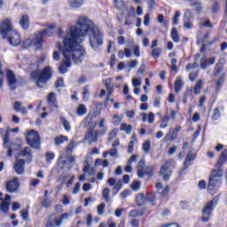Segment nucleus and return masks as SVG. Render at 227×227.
I'll return each mask as SVG.
<instances>
[{
	"label": "nucleus",
	"instance_id": "f257e3e1",
	"mask_svg": "<svg viewBox=\"0 0 227 227\" xmlns=\"http://www.w3.org/2000/svg\"><path fill=\"white\" fill-rule=\"evenodd\" d=\"M89 37L90 47L98 49L104 43L102 32L93 21L80 17L76 25L67 29L63 38V45L57 43V48L63 53L64 59L60 64L59 70L60 74H67V68L72 67V59L75 63H81L84 59L85 51L81 45L84 38Z\"/></svg>",
	"mask_w": 227,
	"mask_h": 227
},
{
	"label": "nucleus",
	"instance_id": "f03ea898",
	"mask_svg": "<svg viewBox=\"0 0 227 227\" xmlns=\"http://www.w3.org/2000/svg\"><path fill=\"white\" fill-rule=\"evenodd\" d=\"M224 162H227V149L223 150L221 153L217 164L211 173V176L209 177V182L207 185V191L209 194H215L219 191V187H221L223 176V170L221 169V166L224 165Z\"/></svg>",
	"mask_w": 227,
	"mask_h": 227
},
{
	"label": "nucleus",
	"instance_id": "7ed1b4c3",
	"mask_svg": "<svg viewBox=\"0 0 227 227\" xmlns=\"http://www.w3.org/2000/svg\"><path fill=\"white\" fill-rule=\"evenodd\" d=\"M52 78V68L46 67L43 70L32 71L30 79L35 82L37 88H44Z\"/></svg>",
	"mask_w": 227,
	"mask_h": 227
},
{
	"label": "nucleus",
	"instance_id": "20e7f679",
	"mask_svg": "<svg viewBox=\"0 0 227 227\" xmlns=\"http://www.w3.org/2000/svg\"><path fill=\"white\" fill-rule=\"evenodd\" d=\"M20 129H7L4 135L3 136V146L7 150V157H12L13 154V149L12 148V145L10 143V132H20Z\"/></svg>",
	"mask_w": 227,
	"mask_h": 227
},
{
	"label": "nucleus",
	"instance_id": "39448f33",
	"mask_svg": "<svg viewBox=\"0 0 227 227\" xmlns=\"http://www.w3.org/2000/svg\"><path fill=\"white\" fill-rule=\"evenodd\" d=\"M27 143L31 148L40 150V135L35 129H31L27 134Z\"/></svg>",
	"mask_w": 227,
	"mask_h": 227
},
{
	"label": "nucleus",
	"instance_id": "423d86ee",
	"mask_svg": "<svg viewBox=\"0 0 227 227\" xmlns=\"http://www.w3.org/2000/svg\"><path fill=\"white\" fill-rule=\"evenodd\" d=\"M173 160H168L165 163L161 166L160 170V175L162 176L163 180H169L173 172L171 171V168H173L174 164Z\"/></svg>",
	"mask_w": 227,
	"mask_h": 227
},
{
	"label": "nucleus",
	"instance_id": "0eeeda50",
	"mask_svg": "<svg viewBox=\"0 0 227 227\" xmlns=\"http://www.w3.org/2000/svg\"><path fill=\"white\" fill-rule=\"evenodd\" d=\"M43 36H47V30L35 34L30 39L35 51L42 49L43 43Z\"/></svg>",
	"mask_w": 227,
	"mask_h": 227
},
{
	"label": "nucleus",
	"instance_id": "6e6552de",
	"mask_svg": "<svg viewBox=\"0 0 227 227\" xmlns=\"http://www.w3.org/2000/svg\"><path fill=\"white\" fill-rule=\"evenodd\" d=\"M12 31H15L11 19H4L0 24V34L4 38L10 35Z\"/></svg>",
	"mask_w": 227,
	"mask_h": 227
},
{
	"label": "nucleus",
	"instance_id": "1a4fd4ad",
	"mask_svg": "<svg viewBox=\"0 0 227 227\" xmlns=\"http://www.w3.org/2000/svg\"><path fill=\"white\" fill-rule=\"evenodd\" d=\"M69 217H72L70 213H63L59 217H56L54 215H51L49 218L51 226H61L63 222Z\"/></svg>",
	"mask_w": 227,
	"mask_h": 227
},
{
	"label": "nucleus",
	"instance_id": "9d476101",
	"mask_svg": "<svg viewBox=\"0 0 227 227\" xmlns=\"http://www.w3.org/2000/svg\"><path fill=\"white\" fill-rule=\"evenodd\" d=\"M214 201L215 199L207 203L204 209L202 210V222L208 223L209 217L212 215V211L214 210Z\"/></svg>",
	"mask_w": 227,
	"mask_h": 227
},
{
	"label": "nucleus",
	"instance_id": "9b49d317",
	"mask_svg": "<svg viewBox=\"0 0 227 227\" xmlns=\"http://www.w3.org/2000/svg\"><path fill=\"white\" fill-rule=\"evenodd\" d=\"M9 43L12 45V47H18V45H20V43L22 40L20 39V34L17 32V30L12 31L11 34H8L7 35Z\"/></svg>",
	"mask_w": 227,
	"mask_h": 227
},
{
	"label": "nucleus",
	"instance_id": "f8f14e48",
	"mask_svg": "<svg viewBox=\"0 0 227 227\" xmlns=\"http://www.w3.org/2000/svg\"><path fill=\"white\" fill-rule=\"evenodd\" d=\"M0 208L4 214H6L8 210L10 209V202L12 201V197L8 194L5 195L4 198H3V192H0Z\"/></svg>",
	"mask_w": 227,
	"mask_h": 227
},
{
	"label": "nucleus",
	"instance_id": "ddd939ff",
	"mask_svg": "<svg viewBox=\"0 0 227 227\" xmlns=\"http://www.w3.org/2000/svg\"><path fill=\"white\" fill-rule=\"evenodd\" d=\"M6 77L8 81V84L11 88L12 91H15V88H17V78L15 77V74L12 73V70H7Z\"/></svg>",
	"mask_w": 227,
	"mask_h": 227
},
{
	"label": "nucleus",
	"instance_id": "4468645a",
	"mask_svg": "<svg viewBox=\"0 0 227 227\" xmlns=\"http://www.w3.org/2000/svg\"><path fill=\"white\" fill-rule=\"evenodd\" d=\"M6 191L7 192H17L19 191V178L14 177L13 179L10 180L6 184Z\"/></svg>",
	"mask_w": 227,
	"mask_h": 227
},
{
	"label": "nucleus",
	"instance_id": "2eb2a0df",
	"mask_svg": "<svg viewBox=\"0 0 227 227\" xmlns=\"http://www.w3.org/2000/svg\"><path fill=\"white\" fill-rule=\"evenodd\" d=\"M98 130H96L95 132L89 131L84 137L85 141L89 142L90 144L97 143V140L98 139V137H100V136H103L98 134Z\"/></svg>",
	"mask_w": 227,
	"mask_h": 227
},
{
	"label": "nucleus",
	"instance_id": "dca6fc26",
	"mask_svg": "<svg viewBox=\"0 0 227 227\" xmlns=\"http://www.w3.org/2000/svg\"><path fill=\"white\" fill-rule=\"evenodd\" d=\"M180 130H182L181 126H176L175 129L171 128L167 134V139L168 141H173L174 139H176V136H178V132H180Z\"/></svg>",
	"mask_w": 227,
	"mask_h": 227
},
{
	"label": "nucleus",
	"instance_id": "f3484780",
	"mask_svg": "<svg viewBox=\"0 0 227 227\" xmlns=\"http://www.w3.org/2000/svg\"><path fill=\"white\" fill-rule=\"evenodd\" d=\"M25 162L24 160H17L14 163L13 169L16 171L17 175H23L25 168Z\"/></svg>",
	"mask_w": 227,
	"mask_h": 227
},
{
	"label": "nucleus",
	"instance_id": "a211bd4d",
	"mask_svg": "<svg viewBox=\"0 0 227 227\" xmlns=\"http://www.w3.org/2000/svg\"><path fill=\"white\" fill-rule=\"evenodd\" d=\"M215 57H211L207 60L205 58L200 59V67L202 70H207L210 65L215 63Z\"/></svg>",
	"mask_w": 227,
	"mask_h": 227
},
{
	"label": "nucleus",
	"instance_id": "6ab92c4d",
	"mask_svg": "<svg viewBox=\"0 0 227 227\" xmlns=\"http://www.w3.org/2000/svg\"><path fill=\"white\" fill-rule=\"evenodd\" d=\"M140 116L144 123L146 121V120L148 123H150V125H152L155 121V114L153 113H149L148 114L146 113H142L140 114Z\"/></svg>",
	"mask_w": 227,
	"mask_h": 227
},
{
	"label": "nucleus",
	"instance_id": "aec40b11",
	"mask_svg": "<svg viewBox=\"0 0 227 227\" xmlns=\"http://www.w3.org/2000/svg\"><path fill=\"white\" fill-rule=\"evenodd\" d=\"M145 169L146 164L145 163V160H141L137 164V176L139 178H143V176H145Z\"/></svg>",
	"mask_w": 227,
	"mask_h": 227
},
{
	"label": "nucleus",
	"instance_id": "412c9836",
	"mask_svg": "<svg viewBox=\"0 0 227 227\" xmlns=\"http://www.w3.org/2000/svg\"><path fill=\"white\" fill-rule=\"evenodd\" d=\"M98 127L101 130H97L99 136H106L107 134V126H106V118H101L98 122Z\"/></svg>",
	"mask_w": 227,
	"mask_h": 227
},
{
	"label": "nucleus",
	"instance_id": "4be33fe9",
	"mask_svg": "<svg viewBox=\"0 0 227 227\" xmlns=\"http://www.w3.org/2000/svg\"><path fill=\"white\" fill-rule=\"evenodd\" d=\"M20 26L22 29H27L29 27V16L23 14L20 17Z\"/></svg>",
	"mask_w": 227,
	"mask_h": 227
},
{
	"label": "nucleus",
	"instance_id": "5701e85b",
	"mask_svg": "<svg viewBox=\"0 0 227 227\" xmlns=\"http://www.w3.org/2000/svg\"><path fill=\"white\" fill-rule=\"evenodd\" d=\"M48 104L52 109H58V101L56 100V94L54 93L49 94Z\"/></svg>",
	"mask_w": 227,
	"mask_h": 227
},
{
	"label": "nucleus",
	"instance_id": "b1692460",
	"mask_svg": "<svg viewBox=\"0 0 227 227\" xmlns=\"http://www.w3.org/2000/svg\"><path fill=\"white\" fill-rule=\"evenodd\" d=\"M83 173H85V175H88V176H93V175H95L96 171H95V168H93L91 167V165H90V163H88V161H85L84 168H83Z\"/></svg>",
	"mask_w": 227,
	"mask_h": 227
},
{
	"label": "nucleus",
	"instance_id": "393cba45",
	"mask_svg": "<svg viewBox=\"0 0 227 227\" xmlns=\"http://www.w3.org/2000/svg\"><path fill=\"white\" fill-rule=\"evenodd\" d=\"M20 157H25L27 159L28 162H31L33 155L31 154V148L25 147L20 153Z\"/></svg>",
	"mask_w": 227,
	"mask_h": 227
},
{
	"label": "nucleus",
	"instance_id": "a878e982",
	"mask_svg": "<svg viewBox=\"0 0 227 227\" xmlns=\"http://www.w3.org/2000/svg\"><path fill=\"white\" fill-rule=\"evenodd\" d=\"M84 3V0H69L68 4L70 8H73V10H76V8H81Z\"/></svg>",
	"mask_w": 227,
	"mask_h": 227
},
{
	"label": "nucleus",
	"instance_id": "bb28decb",
	"mask_svg": "<svg viewBox=\"0 0 227 227\" xmlns=\"http://www.w3.org/2000/svg\"><path fill=\"white\" fill-rule=\"evenodd\" d=\"M182 86H184V82L182 81V76H178L175 81L176 93H180V90H182Z\"/></svg>",
	"mask_w": 227,
	"mask_h": 227
},
{
	"label": "nucleus",
	"instance_id": "cd10ccee",
	"mask_svg": "<svg viewBox=\"0 0 227 227\" xmlns=\"http://www.w3.org/2000/svg\"><path fill=\"white\" fill-rule=\"evenodd\" d=\"M136 200H137V203L138 207L143 206L145 203V201H148V198H146V196H145V194H143V193H138L137 195Z\"/></svg>",
	"mask_w": 227,
	"mask_h": 227
},
{
	"label": "nucleus",
	"instance_id": "c85d7f7f",
	"mask_svg": "<svg viewBox=\"0 0 227 227\" xmlns=\"http://www.w3.org/2000/svg\"><path fill=\"white\" fill-rule=\"evenodd\" d=\"M157 20L159 24H161L163 26V27L168 28V26H169V20H166V18H164V15L162 14L158 15Z\"/></svg>",
	"mask_w": 227,
	"mask_h": 227
},
{
	"label": "nucleus",
	"instance_id": "c756f323",
	"mask_svg": "<svg viewBox=\"0 0 227 227\" xmlns=\"http://www.w3.org/2000/svg\"><path fill=\"white\" fill-rule=\"evenodd\" d=\"M60 123H62L65 130H67V132L72 130V126H70V122L65 117L60 116Z\"/></svg>",
	"mask_w": 227,
	"mask_h": 227
},
{
	"label": "nucleus",
	"instance_id": "7c9ffc66",
	"mask_svg": "<svg viewBox=\"0 0 227 227\" xmlns=\"http://www.w3.org/2000/svg\"><path fill=\"white\" fill-rule=\"evenodd\" d=\"M54 141H55V145L57 146H59V145H63V143H65V141H68V137H65L63 135H60L59 137H56L54 138Z\"/></svg>",
	"mask_w": 227,
	"mask_h": 227
},
{
	"label": "nucleus",
	"instance_id": "2f4dec72",
	"mask_svg": "<svg viewBox=\"0 0 227 227\" xmlns=\"http://www.w3.org/2000/svg\"><path fill=\"white\" fill-rule=\"evenodd\" d=\"M102 196H103V199L105 200V201H106V203L109 202L111 200V190L107 187L103 189Z\"/></svg>",
	"mask_w": 227,
	"mask_h": 227
},
{
	"label": "nucleus",
	"instance_id": "473e14b6",
	"mask_svg": "<svg viewBox=\"0 0 227 227\" xmlns=\"http://www.w3.org/2000/svg\"><path fill=\"white\" fill-rule=\"evenodd\" d=\"M170 35L173 42H175L176 43H180V35H178V31L176 30V28H173Z\"/></svg>",
	"mask_w": 227,
	"mask_h": 227
},
{
	"label": "nucleus",
	"instance_id": "72a5a7b5",
	"mask_svg": "<svg viewBox=\"0 0 227 227\" xmlns=\"http://www.w3.org/2000/svg\"><path fill=\"white\" fill-rule=\"evenodd\" d=\"M201 88H203V81L199 80L193 88V93L195 95H200Z\"/></svg>",
	"mask_w": 227,
	"mask_h": 227
},
{
	"label": "nucleus",
	"instance_id": "f704fd0d",
	"mask_svg": "<svg viewBox=\"0 0 227 227\" xmlns=\"http://www.w3.org/2000/svg\"><path fill=\"white\" fill-rule=\"evenodd\" d=\"M120 130L126 132L127 134H130L132 132V125L124 122L121 124Z\"/></svg>",
	"mask_w": 227,
	"mask_h": 227
},
{
	"label": "nucleus",
	"instance_id": "c9c22d12",
	"mask_svg": "<svg viewBox=\"0 0 227 227\" xmlns=\"http://www.w3.org/2000/svg\"><path fill=\"white\" fill-rule=\"evenodd\" d=\"M87 109H86V106H84L83 104H81L78 106L76 113L78 114V116H84V114H86L87 113Z\"/></svg>",
	"mask_w": 227,
	"mask_h": 227
},
{
	"label": "nucleus",
	"instance_id": "e433bc0d",
	"mask_svg": "<svg viewBox=\"0 0 227 227\" xmlns=\"http://www.w3.org/2000/svg\"><path fill=\"white\" fill-rule=\"evenodd\" d=\"M160 54H162V50L160 48H154L152 51V57L154 59H157L158 58H160Z\"/></svg>",
	"mask_w": 227,
	"mask_h": 227
},
{
	"label": "nucleus",
	"instance_id": "4c0bfd02",
	"mask_svg": "<svg viewBox=\"0 0 227 227\" xmlns=\"http://www.w3.org/2000/svg\"><path fill=\"white\" fill-rule=\"evenodd\" d=\"M105 86H106V91H108V94L106 95V102H109V100L111 99V96L113 95L114 89L107 82H106Z\"/></svg>",
	"mask_w": 227,
	"mask_h": 227
},
{
	"label": "nucleus",
	"instance_id": "58836bf2",
	"mask_svg": "<svg viewBox=\"0 0 227 227\" xmlns=\"http://www.w3.org/2000/svg\"><path fill=\"white\" fill-rule=\"evenodd\" d=\"M152 148V145H151V142L150 140H146L143 145H142V149L143 151L145 153H148L150 152Z\"/></svg>",
	"mask_w": 227,
	"mask_h": 227
},
{
	"label": "nucleus",
	"instance_id": "ea45409f",
	"mask_svg": "<svg viewBox=\"0 0 227 227\" xmlns=\"http://www.w3.org/2000/svg\"><path fill=\"white\" fill-rule=\"evenodd\" d=\"M20 215L24 221H27V219H29V207H27L26 209L21 210Z\"/></svg>",
	"mask_w": 227,
	"mask_h": 227
},
{
	"label": "nucleus",
	"instance_id": "a19ab883",
	"mask_svg": "<svg viewBox=\"0 0 227 227\" xmlns=\"http://www.w3.org/2000/svg\"><path fill=\"white\" fill-rule=\"evenodd\" d=\"M221 6L219 5V2L214 1L211 5V12L212 13H217L219 12Z\"/></svg>",
	"mask_w": 227,
	"mask_h": 227
},
{
	"label": "nucleus",
	"instance_id": "79ce46f5",
	"mask_svg": "<svg viewBox=\"0 0 227 227\" xmlns=\"http://www.w3.org/2000/svg\"><path fill=\"white\" fill-rule=\"evenodd\" d=\"M168 123H169V116L163 118L160 124V129H168Z\"/></svg>",
	"mask_w": 227,
	"mask_h": 227
},
{
	"label": "nucleus",
	"instance_id": "37998d69",
	"mask_svg": "<svg viewBox=\"0 0 227 227\" xmlns=\"http://www.w3.org/2000/svg\"><path fill=\"white\" fill-rule=\"evenodd\" d=\"M219 118H221V109L219 107H216L214 110L212 120L215 121V120H219Z\"/></svg>",
	"mask_w": 227,
	"mask_h": 227
},
{
	"label": "nucleus",
	"instance_id": "c03bdc74",
	"mask_svg": "<svg viewBox=\"0 0 227 227\" xmlns=\"http://www.w3.org/2000/svg\"><path fill=\"white\" fill-rule=\"evenodd\" d=\"M180 15H182V12H180V11H176L175 15L173 17L174 26H178V20L180 19Z\"/></svg>",
	"mask_w": 227,
	"mask_h": 227
},
{
	"label": "nucleus",
	"instance_id": "a18cd8bd",
	"mask_svg": "<svg viewBox=\"0 0 227 227\" xmlns=\"http://www.w3.org/2000/svg\"><path fill=\"white\" fill-rule=\"evenodd\" d=\"M143 215V211L138 209H133L129 212V217H139V215Z\"/></svg>",
	"mask_w": 227,
	"mask_h": 227
},
{
	"label": "nucleus",
	"instance_id": "49530a36",
	"mask_svg": "<svg viewBox=\"0 0 227 227\" xmlns=\"http://www.w3.org/2000/svg\"><path fill=\"white\" fill-rule=\"evenodd\" d=\"M114 5L118 10H121L125 6L123 0H114Z\"/></svg>",
	"mask_w": 227,
	"mask_h": 227
},
{
	"label": "nucleus",
	"instance_id": "de8ad7c7",
	"mask_svg": "<svg viewBox=\"0 0 227 227\" xmlns=\"http://www.w3.org/2000/svg\"><path fill=\"white\" fill-rule=\"evenodd\" d=\"M196 155L192 154V153H189L186 156L185 161H184V166L185 168H187V166H189V162H191V160H194Z\"/></svg>",
	"mask_w": 227,
	"mask_h": 227
},
{
	"label": "nucleus",
	"instance_id": "09e8293b",
	"mask_svg": "<svg viewBox=\"0 0 227 227\" xmlns=\"http://www.w3.org/2000/svg\"><path fill=\"white\" fill-rule=\"evenodd\" d=\"M106 213V204L102 203L98 206V215H104Z\"/></svg>",
	"mask_w": 227,
	"mask_h": 227
},
{
	"label": "nucleus",
	"instance_id": "8fccbe9b",
	"mask_svg": "<svg viewBox=\"0 0 227 227\" xmlns=\"http://www.w3.org/2000/svg\"><path fill=\"white\" fill-rule=\"evenodd\" d=\"M54 153H46L45 155V159H46V162H48V164H51V162H52V160H54Z\"/></svg>",
	"mask_w": 227,
	"mask_h": 227
},
{
	"label": "nucleus",
	"instance_id": "3c124183",
	"mask_svg": "<svg viewBox=\"0 0 227 227\" xmlns=\"http://www.w3.org/2000/svg\"><path fill=\"white\" fill-rule=\"evenodd\" d=\"M23 47H25V49H28V47H33V42L31 40V37L27 38L25 41H23Z\"/></svg>",
	"mask_w": 227,
	"mask_h": 227
},
{
	"label": "nucleus",
	"instance_id": "603ef678",
	"mask_svg": "<svg viewBox=\"0 0 227 227\" xmlns=\"http://www.w3.org/2000/svg\"><path fill=\"white\" fill-rule=\"evenodd\" d=\"M116 136H118V129H113V130L108 134V139H109V141H113V139H114V137H116Z\"/></svg>",
	"mask_w": 227,
	"mask_h": 227
},
{
	"label": "nucleus",
	"instance_id": "864d4df0",
	"mask_svg": "<svg viewBox=\"0 0 227 227\" xmlns=\"http://www.w3.org/2000/svg\"><path fill=\"white\" fill-rule=\"evenodd\" d=\"M200 27H214V25L210 23V20H202L200 23Z\"/></svg>",
	"mask_w": 227,
	"mask_h": 227
},
{
	"label": "nucleus",
	"instance_id": "5fc2aeb1",
	"mask_svg": "<svg viewBox=\"0 0 227 227\" xmlns=\"http://www.w3.org/2000/svg\"><path fill=\"white\" fill-rule=\"evenodd\" d=\"M140 188H141V183H139V181H134L131 184L132 191H139Z\"/></svg>",
	"mask_w": 227,
	"mask_h": 227
},
{
	"label": "nucleus",
	"instance_id": "6e6d98bb",
	"mask_svg": "<svg viewBox=\"0 0 227 227\" xmlns=\"http://www.w3.org/2000/svg\"><path fill=\"white\" fill-rule=\"evenodd\" d=\"M43 207H45V208H49L51 205H52V201L49 200V198H44L42 201Z\"/></svg>",
	"mask_w": 227,
	"mask_h": 227
},
{
	"label": "nucleus",
	"instance_id": "4d7b16f0",
	"mask_svg": "<svg viewBox=\"0 0 227 227\" xmlns=\"http://www.w3.org/2000/svg\"><path fill=\"white\" fill-rule=\"evenodd\" d=\"M132 86L133 88H138V86H141V79L134 77L132 79Z\"/></svg>",
	"mask_w": 227,
	"mask_h": 227
},
{
	"label": "nucleus",
	"instance_id": "13d9d810",
	"mask_svg": "<svg viewBox=\"0 0 227 227\" xmlns=\"http://www.w3.org/2000/svg\"><path fill=\"white\" fill-rule=\"evenodd\" d=\"M147 175L148 176H152L153 175V167L149 166L145 168V170L144 171V176Z\"/></svg>",
	"mask_w": 227,
	"mask_h": 227
},
{
	"label": "nucleus",
	"instance_id": "bf43d9fd",
	"mask_svg": "<svg viewBox=\"0 0 227 227\" xmlns=\"http://www.w3.org/2000/svg\"><path fill=\"white\" fill-rule=\"evenodd\" d=\"M133 54L134 56H136V58L141 57V51H140L139 45H135L133 49Z\"/></svg>",
	"mask_w": 227,
	"mask_h": 227
},
{
	"label": "nucleus",
	"instance_id": "052dcab7",
	"mask_svg": "<svg viewBox=\"0 0 227 227\" xmlns=\"http://www.w3.org/2000/svg\"><path fill=\"white\" fill-rule=\"evenodd\" d=\"M176 63H178V60H176V59H172L171 60L172 72H176L178 70V67H176Z\"/></svg>",
	"mask_w": 227,
	"mask_h": 227
},
{
	"label": "nucleus",
	"instance_id": "680f3d73",
	"mask_svg": "<svg viewBox=\"0 0 227 227\" xmlns=\"http://www.w3.org/2000/svg\"><path fill=\"white\" fill-rule=\"evenodd\" d=\"M122 118L120 117L118 114L114 115V125L118 126L120 123H121Z\"/></svg>",
	"mask_w": 227,
	"mask_h": 227
},
{
	"label": "nucleus",
	"instance_id": "e2e57ef3",
	"mask_svg": "<svg viewBox=\"0 0 227 227\" xmlns=\"http://www.w3.org/2000/svg\"><path fill=\"white\" fill-rule=\"evenodd\" d=\"M122 185L120 183H117L114 186V196H116V194H118V192H120L121 189Z\"/></svg>",
	"mask_w": 227,
	"mask_h": 227
},
{
	"label": "nucleus",
	"instance_id": "0e129e2a",
	"mask_svg": "<svg viewBox=\"0 0 227 227\" xmlns=\"http://www.w3.org/2000/svg\"><path fill=\"white\" fill-rule=\"evenodd\" d=\"M184 26L186 29H192V20H184Z\"/></svg>",
	"mask_w": 227,
	"mask_h": 227
},
{
	"label": "nucleus",
	"instance_id": "69168bd1",
	"mask_svg": "<svg viewBox=\"0 0 227 227\" xmlns=\"http://www.w3.org/2000/svg\"><path fill=\"white\" fill-rule=\"evenodd\" d=\"M108 154L110 155V157H118V150H116V148H111L109 151H108Z\"/></svg>",
	"mask_w": 227,
	"mask_h": 227
},
{
	"label": "nucleus",
	"instance_id": "338daca9",
	"mask_svg": "<svg viewBox=\"0 0 227 227\" xmlns=\"http://www.w3.org/2000/svg\"><path fill=\"white\" fill-rule=\"evenodd\" d=\"M79 191H81V183H76L73 189V194H79Z\"/></svg>",
	"mask_w": 227,
	"mask_h": 227
},
{
	"label": "nucleus",
	"instance_id": "774afa93",
	"mask_svg": "<svg viewBox=\"0 0 227 227\" xmlns=\"http://www.w3.org/2000/svg\"><path fill=\"white\" fill-rule=\"evenodd\" d=\"M144 25L148 27L150 26V13H146L144 17Z\"/></svg>",
	"mask_w": 227,
	"mask_h": 227
}]
</instances>
